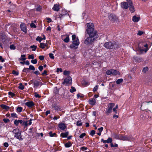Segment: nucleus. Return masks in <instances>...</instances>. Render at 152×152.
<instances>
[{"label":"nucleus","instance_id":"obj_1","mask_svg":"<svg viewBox=\"0 0 152 152\" xmlns=\"http://www.w3.org/2000/svg\"><path fill=\"white\" fill-rule=\"evenodd\" d=\"M88 34L89 36L85 40L84 43L87 45H89L93 43L98 36V34Z\"/></svg>","mask_w":152,"mask_h":152},{"label":"nucleus","instance_id":"obj_2","mask_svg":"<svg viewBox=\"0 0 152 152\" xmlns=\"http://www.w3.org/2000/svg\"><path fill=\"white\" fill-rule=\"evenodd\" d=\"M87 28L86 32L88 34H97V32L94 30V26L93 23H89L87 24Z\"/></svg>","mask_w":152,"mask_h":152},{"label":"nucleus","instance_id":"obj_3","mask_svg":"<svg viewBox=\"0 0 152 152\" xmlns=\"http://www.w3.org/2000/svg\"><path fill=\"white\" fill-rule=\"evenodd\" d=\"M72 44L71 45L70 47L72 49H75L76 46H78L80 43L77 37L74 34L72 36Z\"/></svg>","mask_w":152,"mask_h":152},{"label":"nucleus","instance_id":"obj_4","mask_svg":"<svg viewBox=\"0 0 152 152\" xmlns=\"http://www.w3.org/2000/svg\"><path fill=\"white\" fill-rule=\"evenodd\" d=\"M12 132L14 134V137L20 141L23 140L20 130L18 129H15L12 131Z\"/></svg>","mask_w":152,"mask_h":152},{"label":"nucleus","instance_id":"obj_5","mask_svg":"<svg viewBox=\"0 0 152 152\" xmlns=\"http://www.w3.org/2000/svg\"><path fill=\"white\" fill-rule=\"evenodd\" d=\"M104 46L108 49H116L117 48L118 45L115 43H112L111 42H108L104 44Z\"/></svg>","mask_w":152,"mask_h":152},{"label":"nucleus","instance_id":"obj_6","mask_svg":"<svg viewBox=\"0 0 152 152\" xmlns=\"http://www.w3.org/2000/svg\"><path fill=\"white\" fill-rule=\"evenodd\" d=\"M106 73L108 75H116L120 74V73L118 71L115 69H110L107 70L106 71Z\"/></svg>","mask_w":152,"mask_h":152},{"label":"nucleus","instance_id":"obj_7","mask_svg":"<svg viewBox=\"0 0 152 152\" xmlns=\"http://www.w3.org/2000/svg\"><path fill=\"white\" fill-rule=\"evenodd\" d=\"M72 81L71 77L70 76H68L64 80V81L62 83V84L66 85H69L71 84Z\"/></svg>","mask_w":152,"mask_h":152},{"label":"nucleus","instance_id":"obj_8","mask_svg":"<svg viewBox=\"0 0 152 152\" xmlns=\"http://www.w3.org/2000/svg\"><path fill=\"white\" fill-rule=\"evenodd\" d=\"M129 5V10L131 13H133L135 11L134 8L133 6V3L131 0H126Z\"/></svg>","mask_w":152,"mask_h":152},{"label":"nucleus","instance_id":"obj_9","mask_svg":"<svg viewBox=\"0 0 152 152\" xmlns=\"http://www.w3.org/2000/svg\"><path fill=\"white\" fill-rule=\"evenodd\" d=\"M121 6L122 9L126 10L129 7V3L127 1V2L124 1L121 3Z\"/></svg>","mask_w":152,"mask_h":152},{"label":"nucleus","instance_id":"obj_10","mask_svg":"<svg viewBox=\"0 0 152 152\" xmlns=\"http://www.w3.org/2000/svg\"><path fill=\"white\" fill-rule=\"evenodd\" d=\"M109 18L110 20L113 22H115L118 20V18L117 16L113 14L110 15L109 16Z\"/></svg>","mask_w":152,"mask_h":152},{"label":"nucleus","instance_id":"obj_11","mask_svg":"<svg viewBox=\"0 0 152 152\" xmlns=\"http://www.w3.org/2000/svg\"><path fill=\"white\" fill-rule=\"evenodd\" d=\"M134 140V138L131 136H124L123 137V140H128L129 141H132Z\"/></svg>","mask_w":152,"mask_h":152},{"label":"nucleus","instance_id":"obj_12","mask_svg":"<svg viewBox=\"0 0 152 152\" xmlns=\"http://www.w3.org/2000/svg\"><path fill=\"white\" fill-rule=\"evenodd\" d=\"M20 27L22 31L25 32V33H26L27 32V29L26 26L24 23H21L20 25Z\"/></svg>","mask_w":152,"mask_h":152},{"label":"nucleus","instance_id":"obj_13","mask_svg":"<svg viewBox=\"0 0 152 152\" xmlns=\"http://www.w3.org/2000/svg\"><path fill=\"white\" fill-rule=\"evenodd\" d=\"M144 46L146 48L145 50L142 49L141 48H139V50L141 53H143L144 51L145 53H146L148 50L147 44L144 45Z\"/></svg>","mask_w":152,"mask_h":152},{"label":"nucleus","instance_id":"obj_14","mask_svg":"<svg viewBox=\"0 0 152 152\" xmlns=\"http://www.w3.org/2000/svg\"><path fill=\"white\" fill-rule=\"evenodd\" d=\"M140 17L137 16L136 15L133 16L132 18V20L134 22H137L140 20Z\"/></svg>","mask_w":152,"mask_h":152},{"label":"nucleus","instance_id":"obj_15","mask_svg":"<svg viewBox=\"0 0 152 152\" xmlns=\"http://www.w3.org/2000/svg\"><path fill=\"white\" fill-rule=\"evenodd\" d=\"M58 127L60 129L64 130L66 128V126L64 124L61 123L59 124Z\"/></svg>","mask_w":152,"mask_h":152},{"label":"nucleus","instance_id":"obj_16","mask_svg":"<svg viewBox=\"0 0 152 152\" xmlns=\"http://www.w3.org/2000/svg\"><path fill=\"white\" fill-rule=\"evenodd\" d=\"M59 5L58 4H55L53 8V9L55 11H58L59 10Z\"/></svg>","mask_w":152,"mask_h":152},{"label":"nucleus","instance_id":"obj_17","mask_svg":"<svg viewBox=\"0 0 152 152\" xmlns=\"http://www.w3.org/2000/svg\"><path fill=\"white\" fill-rule=\"evenodd\" d=\"M123 137L122 135H117V134H115L114 135V137L115 138L119 139L121 140H122L123 139Z\"/></svg>","mask_w":152,"mask_h":152},{"label":"nucleus","instance_id":"obj_18","mask_svg":"<svg viewBox=\"0 0 152 152\" xmlns=\"http://www.w3.org/2000/svg\"><path fill=\"white\" fill-rule=\"evenodd\" d=\"M23 121L22 120H15L14 121V124L16 126H18L19 123L22 124Z\"/></svg>","mask_w":152,"mask_h":152},{"label":"nucleus","instance_id":"obj_19","mask_svg":"<svg viewBox=\"0 0 152 152\" xmlns=\"http://www.w3.org/2000/svg\"><path fill=\"white\" fill-rule=\"evenodd\" d=\"M66 36V37L65 39H63L64 41L66 43L68 42L69 41V36L68 35H64L63 37H64Z\"/></svg>","mask_w":152,"mask_h":152},{"label":"nucleus","instance_id":"obj_20","mask_svg":"<svg viewBox=\"0 0 152 152\" xmlns=\"http://www.w3.org/2000/svg\"><path fill=\"white\" fill-rule=\"evenodd\" d=\"M0 106L2 108L7 111L10 109V107L4 104H1Z\"/></svg>","mask_w":152,"mask_h":152},{"label":"nucleus","instance_id":"obj_21","mask_svg":"<svg viewBox=\"0 0 152 152\" xmlns=\"http://www.w3.org/2000/svg\"><path fill=\"white\" fill-rule=\"evenodd\" d=\"M26 104L29 107H31L34 105V103L32 102H27L26 103Z\"/></svg>","mask_w":152,"mask_h":152},{"label":"nucleus","instance_id":"obj_22","mask_svg":"<svg viewBox=\"0 0 152 152\" xmlns=\"http://www.w3.org/2000/svg\"><path fill=\"white\" fill-rule=\"evenodd\" d=\"M69 134V132H66L65 133H62L61 134V136L63 137H67Z\"/></svg>","mask_w":152,"mask_h":152},{"label":"nucleus","instance_id":"obj_23","mask_svg":"<svg viewBox=\"0 0 152 152\" xmlns=\"http://www.w3.org/2000/svg\"><path fill=\"white\" fill-rule=\"evenodd\" d=\"M89 104L92 105H94L96 103L95 99H92L89 100Z\"/></svg>","mask_w":152,"mask_h":152},{"label":"nucleus","instance_id":"obj_24","mask_svg":"<svg viewBox=\"0 0 152 152\" xmlns=\"http://www.w3.org/2000/svg\"><path fill=\"white\" fill-rule=\"evenodd\" d=\"M26 55H22L21 56L20 58H19V60L20 61L21 60L24 61L26 59Z\"/></svg>","mask_w":152,"mask_h":152},{"label":"nucleus","instance_id":"obj_25","mask_svg":"<svg viewBox=\"0 0 152 152\" xmlns=\"http://www.w3.org/2000/svg\"><path fill=\"white\" fill-rule=\"evenodd\" d=\"M115 105V104L114 103H110L108 104V108L111 110H112V108Z\"/></svg>","mask_w":152,"mask_h":152},{"label":"nucleus","instance_id":"obj_26","mask_svg":"<svg viewBox=\"0 0 152 152\" xmlns=\"http://www.w3.org/2000/svg\"><path fill=\"white\" fill-rule=\"evenodd\" d=\"M72 145V143L70 142H68L67 143L65 144V147L69 148Z\"/></svg>","mask_w":152,"mask_h":152},{"label":"nucleus","instance_id":"obj_27","mask_svg":"<svg viewBox=\"0 0 152 152\" xmlns=\"http://www.w3.org/2000/svg\"><path fill=\"white\" fill-rule=\"evenodd\" d=\"M49 136L51 137H56V134L55 133H53L52 132H50L49 133Z\"/></svg>","mask_w":152,"mask_h":152},{"label":"nucleus","instance_id":"obj_28","mask_svg":"<svg viewBox=\"0 0 152 152\" xmlns=\"http://www.w3.org/2000/svg\"><path fill=\"white\" fill-rule=\"evenodd\" d=\"M47 45V44L41 43L40 44V47L42 49H44L46 46Z\"/></svg>","mask_w":152,"mask_h":152},{"label":"nucleus","instance_id":"obj_29","mask_svg":"<svg viewBox=\"0 0 152 152\" xmlns=\"http://www.w3.org/2000/svg\"><path fill=\"white\" fill-rule=\"evenodd\" d=\"M112 111V110L109 109L107 108V109L106 112V114L108 115L111 113Z\"/></svg>","mask_w":152,"mask_h":152},{"label":"nucleus","instance_id":"obj_30","mask_svg":"<svg viewBox=\"0 0 152 152\" xmlns=\"http://www.w3.org/2000/svg\"><path fill=\"white\" fill-rule=\"evenodd\" d=\"M123 79H118L117 80L116 83L117 84H120L121 83H122L123 81Z\"/></svg>","mask_w":152,"mask_h":152},{"label":"nucleus","instance_id":"obj_31","mask_svg":"<svg viewBox=\"0 0 152 152\" xmlns=\"http://www.w3.org/2000/svg\"><path fill=\"white\" fill-rule=\"evenodd\" d=\"M22 108L21 107H18L17 108L16 110L18 112L20 113L22 111Z\"/></svg>","mask_w":152,"mask_h":152},{"label":"nucleus","instance_id":"obj_32","mask_svg":"<svg viewBox=\"0 0 152 152\" xmlns=\"http://www.w3.org/2000/svg\"><path fill=\"white\" fill-rule=\"evenodd\" d=\"M76 91V90L75 87L73 86L71 87V89L70 90V91L71 93H73Z\"/></svg>","mask_w":152,"mask_h":152},{"label":"nucleus","instance_id":"obj_33","mask_svg":"<svg viewBox=\"0 0 152 152\" xmlns=\"http://www.w3.org/2000/svg\"><path fill=\"white\" fill-rule=\"evenodd\" d=\"M34 87H37L39 85V83L38 81H36L34 82Z\"/></svg>","mask_w":152,"mask_h":152},{"label":"nucleus","instance_id":"obj_34","mask_svg":"<svg viewBox=\"0 0 152 152\" xmlns=\"http://www.w3.org/2000/svg\"><path fill=\"white\" fill-rule=\"evenodd\" d=\"M8 94L10 96V97H13L15 96V94L14 93L11 92H9Z\"/></svg>","mask_w":152,"mask_h":152},{"label":"nucleus","instance_id":"obj_35","mask_svg":"<svg viewBox=\"0 0 152 152\" xmlns=\"http://www.w3.org/2000/svg\"><path fill=\"white\" fill-rule=\"evenodd\" d=\"M70 73V72L69 71L65 70L64 72V74L66 76H69Z\"/></svg>","mask_w":152,"mask_h":152},{"label":"nucleus","instance_id":"obj_36","mask_svg":"<svg viewBox=\"0 0 152 152\" xmlns=\"http://www.w3.org/2000/svg\"><path fill=\"white\" fill-rule=\"evenodd\" d=\"M29 69L33 71L35 70V67L32 65H30L29 66V68H28Z\"/></svg>","mask_w":152,"mask_h":152},{"label":"nucleus","instance_id":"obj_37","mask_svg":"<svg viewBox=\"0 0 152 152\" xmlns=\"http://www.w3.org/2000/svg\"><path fill=\"white\" fill-rule=\"evenodd\" d=\"M43 39L39 36L37 37L36 39V40L39 41V42H40Z\"/></svg>","mask_w":152,"mask_h":152},{"label":"nucleus","instance_id":"obj_38","mask_svg":"<svg viewBox=\"0 0 152 152\" xmlns=\"http://www.w3.org/2000/svg\"><path fill=\"white\" fill-rule=\"evenodd\" d=\"M18 88L20 89L23 90L24 89V87L22 83H20Z\"/></svg>","mask_w":152,"mask_h":152},{"label":"nucleus","instance_id":"obj_39","mask_svg":"<svg viewBox=\"0 0 152 152\" xmlns=\"http://www.w3.org/2000/svg\"><path fill=\"white\" fill-rule=\"evenodd\" d=\"M148 70V67H144L142 71V72L144 73H145Z\"/></svg>","mask_w":152,"mask_h":152},{"label":"nucleus","instance_id":"obj_40","mask_svg":"<svg viewBox=\"0 0 152 152\" xmlns=\"http://www.w3.org/2000/svg\"><path fill=\"white\" fill-rule=\"evenodd\" d=\"M37 46H36L34 45L31 46V48L32 49V50L33 51H35L37 48Z\"/></svg>","mask_w":152,"mask_h":152},{"label":"nucleus","instance_id":"obj_41","mask_svg":"<svg viewBox=\"0 0 152 152\" xmlns=\"http://www.w3.org/2000/svg\"><path fill=\"white\" fill-rule=\"evenodd\" d=\"M54 108L55 110L56 111L60 110V108L58 106H54Z\"/></svg>","mask_w":152,"mask_h":152},{"label":"nucleus","instance_id":"obj_42","mask_svg":"<svg viewBox=\"0 0 152 152\" xmlns=\"http://www.w3.org/2000/svg\"><path fill=\"white\" fill-rule=\"evenodd\" d=\"M29 69V68H25L23 69V72H28Z\"/></svg>","mask_w":152,"mask_h":152},{"label":"nucleus","instance_id":"obj_43","mask_svg":"<svg viewBox=\"0 0 152 152\" xmlns=\"http://www.w3.org/2000/svg\"><path fill=\"white\" fill-rule=\"evenodd\" d=\"M112 138L109 137L108 138L107 140V143H111L112 142Z\"/></svg>","mask_w":152,"mask_h":152},{"label":"nucleus","instance_id":"obj_44","mask_svg":"<svg viewBox=\"0 0 152 152\" xmlns=\"http://www.w3.org/2000/svg\"><path fill=\"white\" fill-rule=\"evenodd\" d=\"M10 48L11 50H15V47L13 45H10Z\"/></svg>","mask_w":152,"mask_h":152},{"label":"nucleus","instance_id":"obj_45","mask_svg":"<svg viewBox=\"0 0 152 152\" xmlns=\"http://www.w3.org/2000/svg\"><path fill=\"white\" fill-rule=\"evenodd\" d=\"M30 26L31 28H36L37 27L35 24L33 23H31Z\"/></svg>","mask_w":152,"mask_h":152},{"label":"nucleus","instance_id":"obj_46","mask_svg":"<svg viewBox=\"0 0 152 152\" xmlns=\"http://www.w3.org/2000/svg\"><path fill=\"white\" fill-rule=\"evenodd\" d=\"M95 132L94 130H92L91 131L90 133V134L91 136H93L95 134Z\"/></svg>","mask_w":152,"mask_h":152},{"label":"nucleus","instance_id":"obj_47","mask_svg":"<svg viewBox=\"0 0 152 152\" xmlns=\"http://www.w3.org/2000/svg\"><path fill=\"white\" fill-rule=\"evenodd\" d=\"M31 62L33 64H36L37 62V60L36 59L32 60L31 61Z\"/></svg>","mask_w":152,"mask_h":152},{"label":"nucleus","instance_id":"obj_48","mask_svg":"<svg viewBox=\"0 0 152 152\" xmlns=\"http://www.w3.org/2000/svg\"><path fill=\"white\" fill-rule=\"evenodd\" d=\"M80 149L82 151H84L85 150H86L87 149V148L85 147H80Z\"/></svg>","mask_w":152,"mask_h":152},{"label":"nucleus","instance_id":"obj_49","mask_svg":"<svg viewBox=\"0 0 152 152\" xmlns=\"http://www.w3.org/2000/svg\"><path fill=\"white\" fill-rule=\"evenodd\" d=\"M98 86H95L93 88V91L94 92L96 91L98 89Z\"/></svg>","mask_w":152,"mask_h":152},{"label":"nucleus","instance_id":"obj_50","mask_svg":"<svg viewBox=\"0 0 152 152\" xmlns=\"http://www.w3.org/2000/svg\"><path fill=\"white\" fill-rule=\"evenodd\" d=\"M28 58L29 59H33L34 58V55L33 54H31V55H29L28 56Z\"/></svg>","mask_w":152,"mask_h":152},{"label":"nucleus","instance_id":"obj_51","mask_svg":"<svg viewBox=\"0 0 152 152\" xmlns=\"http://www.w3.org/2000/svg\"><path fill=\"white\" fill-rule=\"evenodd\" d=\"M86 135V134L85 133H83L79 137L80 138H82L83 137H84Z\"/></svg>","mask_w":152,"mask_h":152},{"label":"nucleus","instance_id":"obj_52","mask_svg":"<svg viewBox=\"0 0 152 152\" xmlns=\"http://www.w3.org/2000/svg\"><path fill=\"white\" fill-rule=\"evenodd\" d=\"M11 116L12 117L17 118V115L15 113H12L11 114Z\"/></svg>","mask_w":152,"mask_h":152},{"label":"nucleus","instance_id":"obj_53","mask_svg":"<svg viewBox=\"0 0 152 152\" xmlns=\"http://www.w3.org/2000/svg\"><path fill=\"white\" fill-rule=\"evenodd\" d=\"M49 57H50L53 59H54V57L53 56V55L52 53H49Z\"/></svg>","mask_w":152,"mask_h":152},{"label":"nucleus","instance_id":"obj_54","mask_svg":"<svg viewBox=\"0 0 152 152\" xmlns=\"http://www.w3.org/2000/svg\"><path fill=\"white\" fill-rule=\"evenodd\" d=\"M82 125V123L80 121H78L77 122V125L78 126H81Z\"/></svg>","mask_w":152,"mask_h":152},{"label":"nucleus","instance_id":"obj_55","mask_svg":"<svg viewBox=\"0 0 152 152\" xmlns=\"http://www.w3.org/2000/svg\"><path fill=\"white\" fill-rule=\"evenodd\" d=\"M3 121L5 123H7L10 121V120L8 119L7 118H4L3 119Z\"/></svg>","mask_w":152,"mask_h":152},{"label":"nucleus","instance_id":"obj_56","mask_svg":"<svg viewBox=\"0 0 152 152\" xmlns=\"http://www.w3.org/2000/svg\"><path fill=\"white\" fill-rule=\"evenodd\" d=\"M44 57L43 56H39V58L40 60H44Z\"/></svg>","mask_w":152,"mask_h":152},{"label":"nucleus","instance_id":"obj_57","mask_svg":"<svg viewBox=\"0 0 152 152\" xmlns=\"http://www.w3.org/2000/svg\"><path fill=\"white\" fill-rule=\"evenodd\" d=\"M56 71H57V72H62V69L61 68H57V69Z\"/></svg>","mask_w":152,"mask_h":152},{"label":"nucleus","instance_id":"obj_58","mask_svg":"<svg viewBox=\"0 0 152 152\" xmlns=\"http://www.w3.org/2000/svg\"><path fill=\"white\" fill-rule=\"evenodd\" d=\"M12 73L14 74L15 75H18V72H16L15 70H13L12 71Z\"/></svg>","mask_w":152,"mask_h":152},{"label":"nucleus","instance_id":"obj_59","mask_svg":"<svg viewBox=\"0 0 152 152\" xmlns=\"http://www.w3.org/2000/svg\"><path fill=\"white\" fill-rule=\"evenodd\" d=\"M143 33V32L141 31H139L137 33V35H141Z\"/></svg>","mask_w":152,"mask_h":152},{"label":"nucleus","instance_id":"obj_60","mask_svg":"<svg viewBox=\"0 0 152 152\" xmlns=\"http://www.w3.org/2000/svg\"><path fill=\"white\" fill-rule=\"evenodd\" d=\"M103 129V128L102 127H101L100 128H98V129L99 130V132H101L102 131Z\"/></svg>","mask_w":152,"mask_h":152},{"label":"nucleus","instance_id":"obj_61","mask_svg":"<svg viewBox=\"0 0 152 152\" xmlns=\"http://www.w3.org/2000/svg\"><path fill=\"white\" fill-rule=\"evenodd\" d=\"M111 146L112 147H117L118 146V145L115 144V145H113V143H111Z\"/></svg>","mask_w":152,"mask_h":152},{"label":"nucleus","instance_id":"obj_62","mask_svg":"<svg viewBox=\"0 0 152 152\" xmlns=\"http://www.w3.org/2000/svg\"><path fill=\"white\" fill-rule=\"evenodd\" d=\"M3 145L5 147H8L9 146V144L7 142H5L4 143Z\"/></svg>","mask_w":152,"mask_h":152},{"label":"nucleus","instance_id":"obj_63","mask_svg":"<svg viewBox=\"0 0 152 152\" xmlns=\"http://www.w3.org/2000/svg\"><path fill=\"white\" fill-rule=\"evenodd\" d=\"M46 19H47L48 20V23L52 21L51 19L50 18H47Z\"/></svg>","mask_w":152,"mask_h":152},{"label":"nucleus","instance_id":"obj_64","mask_svg":"<svg viewBox=\"0 0 152 152\" xmlns=\"http://www.w3.org/2000/svg\"><path fill=\"white\" fill-rule=\"evenodd\" d=\"M34 96L37 98H39L40 97L37 93H34Z\"/></svg>","mask_w":152,"mask_h":152}]
</instances>
